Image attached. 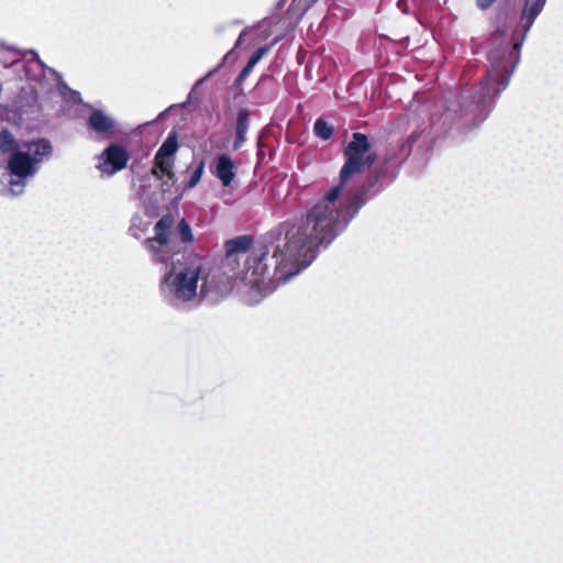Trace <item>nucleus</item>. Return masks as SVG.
Returning a JSON list of instances; mask_svg holds the SVG:
<instances>
[{
    "label": "nucleus",
    "instance_id": "obj_11",
    "mask_svg": "<svg viewBox=\"0 0 563 563\" xmlns=\"http://www.w3.org/2000/svg\"><path fill=\"white\" fill-rule=\"evenodd\" d=\"M252 246L251 235H240L234 239L228 240L224 244L227 258L232 257L239 253H246Z\"/></svg>",
    "mask_w": 563,
    "mask_h": 563
},
{
    "label": "nucleus",
    "instance_id": "obj_22",
    "mask_svg": "<svg viewBox=\"0 0 563 563\" xmlns=\"http://www.w3.org/2000/svg\"><path fill=\"white\" fill-rule=\"evenodd\" d=\"M496 0H476V5L481 9V10H487L488 8H490L493 5V3L495 2Z\"/></svg>",
    "mask_w": 563,
    "mask_h": 563
},
{
    "label": "nucleus",
    "instance_id": "obj_23",
    "mask_svg": "<svg viewBox=\"0 0 563 563\" xmlns=\"http://www.w3.org/2000/svg\"><path fill=\"white\" fill-rule=\"evenodd\" d=\"M10 185H11V187H13V186H15V185H20V181L11 180V181H10Z\"/></svg>",
    "mask_w": 563,
    "mask_h": 563
},
{
    "label": "nucleus",
    "instance_id": "obj_10",
    "mask_svg": "<svg viewBox=\"0 0 563 563\" xmlns=\"http://www.w3.org/2000/svg\"><path fill=\"white\" fill-rule=\"evenodd\" d=\"M547 0H525L520 21L527 32L533 24L534 20L542 11Z\"/></svg>",
    "mask_w": 563,
    "mask_h": 563
},
{
    "label": "nucleus",
    "instance_id": "obj_1",
    "mask_svg": "<svg viewBox=\"0 0 563 563\" xmlns=\"http://www.w3.org/2000/svg\"><path fill=\"white\" fill-rule=\"evenodd\" d=\"M343 155L345 162L340 170L339 185L331 188L300 219L286 220L271 232V243L276 242L273 254L269 255L266 243L252 247L245 266L254 283L267 280L278 285L297 275L346 229L357 213L360 206L355 200L341 206L338 199L345 184L372 167L376 153L372 151L366 134L354 132Z\"/></svg>",
    "mask_w": 563,
    "mask_h": 563
},
{
    "label": "nucleus",
    "instance_id": "obj_6",
    "mask_svg": "<svg viewBox=\"0 0 563 563\" xmlns=\"http://www.w3.org/2000/svg\"><path fill=\"white\" fill-rule=\"evenodd\" d=\"M211 173L223 187H230L236 176V165L228 154H220L214 159Z\"/></svg>",
    "mask_w": 563,
    "mask_h": 563
},
{
    "label": "nucleus",
    "instance_id": "obj_13",
    "mask_svg": "<svg viewBox=\"0 0 563 563\" xmlns=\"http://www.w3.org/2000/svg\"><path fill=\"white\" fill-rule=\"evenodd\" d=\"M30 155L33 159V163L38 164L43 157L51 155L52 145L49 141L45 139L37 140L29 145Z\"/></svg>",
    "mask_w": 563,
    "mask_h": 563
},
{
    "label": "nucleus",
    "instance_id": "obj_15",
    "mask_svg": "<svg viewBox=\"0 0 563 563\" xmlns=\"http://www.w3.org/2000/svg\"><path fill=\"white\" fill-rule=\"evenodd\" d=\"M314 2L316 0H292L287 13L290 18L300 19Z\"/></svg>",
    "mask_w": 563,
    "mask_h": 563
},
{
    "label": "nucleus",
    "instance_id": "obj_12",
    "mask_svg": "<svg viewBox=\"0 0 563 563\" xmlns=\"http://www.w3.org/2000/svg\"><path fill=\"white\" fill-rule=\"evenodd\" d=\"M173 168H174V158H172L170 156L158 157V154H155L154 168L152 170V174L155 177L162 178L163 176H167L168 178L172 179L175 176Z\"/></svg>",
    "mask_w": 563,
    "mask_h": 563
},
{
    "label": "nucleus",
    "instance_id": "obj_9",
    "mask_svg": "<svg viewBox=\"0 0 563 563\" xmlns=\"http://www.w3.org/2000/svg\"><path fill=\"white\" fill-rule=\"evenodd\" d=\"M250 111L246 108H242L238 111L236 123H235V137L233 148L239 150L242 147L246 140V133L250 128Z\"/></svg>",
    "mask_w": 563,
    "mask_h": 563
},
{
    "label": "nucleus",
    "instance_id": "obj_19",
    "mask_svg": "<svg viewBox=\"0 0 563 563\" xmlns=\"http://www.w3.org/2000/svg\"><path fill=\"white\" fill-rule=\"evenodd\" d=\"M268 45L257 48L250 57L246 65L253 69L254 66L260 62V59L268 52Z\"/></svg>",
    "mask_w": 563,
    "mask_h": 563
},
{
    "label": "nucleus",
    "instance_id": "obj_20",
    "mask_svg": "<svg viewBox=\"0 0 563 563\" xmlns=\"http://www.w3.org/2000/svg\"><path fill=\"white\" fill-rule=\"evenodd\" d=\"M13 144V137L10 132L3 130L0 132V151L8 152Z\"/></svg>",
    "mask_w": 563,
    "mask_h": 563
},
{
    "label": "nucleus",
    "instance_id": "obj_5",
    "mask_svg": "<svg viewBox=\"0 0 563 563\" xmlns=\"http://www.w3.org/2000/svg\"><path fill=\"white\" fill-rule=\"evenodd\" d=\"M100 169L112 175L126 167L130 154L122 145L112 143L103 151Z\"/></svg>",
    "mask_w": 563,
    "mask_h": 563
},
{
    "label": "nucleus",
    "instance_id": "obj_3",
    "mask_svg": "<svg viewBox=\"0 0 563 563\" xmlns=\"http://www.w3.org/2000/svg\"><path fill=\"white\" fill-rule=\"evenodd\" d=\"M175 220L172 213L164 214L154 225L155 235L144 241L145 247L152 254L154 263L167 264L169 252L165 251L170 243L172 229Z\"/></svg>",
    "mask_w": 563,
    "mask_h": 563
},
{
    "label": "nucleus",
    "instance_id": "obj_2",
    "mask_svg": "<svg viewBox=\"0 0 563 563\" xmlns=\"http://www.w3.org/2000/svg\"><path fill=\"white\" fill-rule=\"evenodd\" d=\"M520 43H515L511 51L495 49L488 53V60L492 64L490 70L481 82L477 93V107L481 111L490 109L500 92L509 84L511 74L519 60Z\"/></svg>",
    "mask_w": 563,
    "mask_h": 563
},
{
    "label": "nucleus",
    "instance_id": "obj_17",
    "mask_svg": "<svg viewBox=\"0 0 563 563\" xmlns=\"http://www.w3.org/2000/svg\"><path fill=\"white\" fill-rule=\"evenodd\" d=\"M177 235L183 243H192L194 234L186 219H181L177 224Z\"/></svg>",
    "mask_w": 563,
    "mask_h": 563
},
{
    "label": "nucleus",
    "instance_id": "obj_4",
    "mask_svg": "<svg viewBox=\"0 0 563 563\" xmlns=\"http://www.w3.org/2000/svg\"><path fill=\"white\" fill-rule=\"evenodd\" d=\"M202 272V265L197 258L189 267L176 274L174 279L175 296L184 301L191 300L197 295L198 280Z\"/></svg>",
    "mask_w": 563,
    "mask_h": 563
},
{
    "label": "nucleus",
    "instance_id": "obj_8",
    "mask_svg": "<svg viewBox=\"0 0 563 563\" xmlns=\"http://www.w3.org/2000/svg\"><path fill=\"white\" fill-rule=\"evenodd\" d=\"M88 128L98 134H109L114 129V122L102 110L95 109L88 118Z\"/></svg>",
    "mask_w": 563,
    "mask_h": 563
},
{
    "label": "nucleus",
    "instance_id": "obj_21",
    "mask_svg": "<svg viewBox=\"0 0 563 563\" xmlns=\"http://www.w3.org/2000/svg\"><path fill=\"white\" fill-rule=\"evenodd\" d=\"M252 71V68L249 67L247 65L244 66V68L241 70V73L239 74V76L236 77L235 79V85L236 86H240L242 85V82L244 81V79L249 76V74Z\"/></svg>",
    "mask_w": 563,
    "mask_h": 563
},
{
    "label": "nucleus",
    "instance_id": "obj_7",
    "mask_svg": "<svg viewBox=\"0 0 563 563\" xmlns=\"http://www.w3.org/2000/svg\"><path fill=\"white\" fill-rule=\"evenodd\" d=\"M10 173L21 179L33 175L36 172V165L30 153L18 151L13 153L8 162Z\"/></svg>",
    "mask_w": 563,
    "mask_h": 563
},
{
    "label": "nucleus",
    "instance_id": "obj_14",
    "mask_svg": "<svg viewBox=\"0 0 563 563\" xmlns=\"http://www.w3.org/2000/svg\"><path fill=\"white\" fill-rule=\"evenodd\" d=\"M178 150V137L176 132H172L168 134L167 139L164 141V143L161 145L156 154H158V157L161 156H170L174 158V155L176 154Z\"/></svg>",
    "mask_w": 563,
    "mask_h": 563
},
{
    "label": "nucleus",
    "instance_id": "obj_16",
    "mask_svg": "<svg viewBox=\"0 0 563 563\" xmlns=\"http://www.w3.org/2000/svg\"><path fill=\"white\" fill-rule=\"evenodd\" d=\"M313 132L319 139L328 141L332 137L334 130L325 120L319 118L313 124Z\"/></svg>",
    "mask_w": 563,
    "mask_h": 563
},
{
    "label": "nucleus",
    "instance_id": "obj_18",
    "mask_svg": "<svg viewBox=\"0 0 563 563\" xmlns=\"http://www.w3.org/2000/svg\"><path fill=\"white\" fill-rule=\"evenodd\" d=\"M203 172H205V161L200 159L198 165L192 170L190 178L188 179V181L185 183V189H191V188L196 187L199 184V181L201 180Z\"/></svg>",
    "mask_w": 563,
    "mask_h": 563
}]
</instances>
